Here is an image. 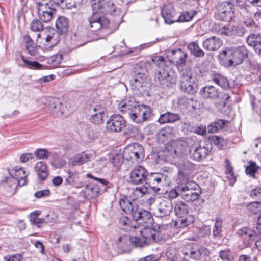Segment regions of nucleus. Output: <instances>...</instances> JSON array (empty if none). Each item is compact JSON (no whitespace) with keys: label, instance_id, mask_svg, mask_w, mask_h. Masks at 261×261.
Returning <instances> with one entry per match:
<instances>
[{"label":"nucleus","instance_id":"obj_1","mask_svg":"<svg viewBox=\"0 0 261 261\" xmlns=\"http://www.w3.org/2000/svg\"><path fill=\"white\" fill-rule=\"evenodd\" d=\"M118 109L123 115L128 116L134 122L141 123L149 118L151 111L149 107L139 105L133 98L122 100Z\"/></svg>","mask_w":261,"mask_h":261},{"label":"nucleus","instance_id":"obj_2","mask_svg":"<svg viewBox=\"0 0 261 261\" xmlns=\"http://www.w3.org/2000/svg\"><path fill=\"white\" fill-rule=\"evenodd\" d=\"M119 205L121 210L126 214L130 215L134 221L142 219L141 223L145 222L148 225L151 224L152 217L147 211L139 209L138 206L124 196L119 200Z\"/></svg>","mask_w":261,"mask_h":261},{"label":"nucleus","instance_id":"obj_3","mask_svg":"<svg viewBox=\"0 0 261 261\" xmlns=\"http://www.w3.org/2000/svg\"><path fill=\"white\" fill-rule=\"evenodd\" d=\"M87 177L94 179L86 185L85 189L81 191L80 195L87 199L97 197L106 191L108 187V182L105 179L94 177L91 174H87Z\"/></svg>","mask_w":261,"mask_h":261},{"label":"nucleus","instance_id":"obj_4","mask_svg":"<svg viewBox=\"0 0 261 261\" xmlns=\"http://www.w3.org/2000/svg\"><path fill=\"white\" fill-rule=\"evenodd\" d=\"M247 54L246 47L244 46L237 47H228L220 53L219 56L226 62L229 66H235L241 64Z\"/></svg>","mask_w":261,"mask_h":261},{"label":"nucleus","instance_id":"obj_5","mask_svg":"<svg viewBox=\"0 0 261 261\" xmlns=\"http://www.w3.org/2000/svg\"><path fill=\"white\" fill-rule=\"evenodd\" d=\"M56 27L57 32H50L45 38L44 45L46 48H52L56 46L60 41L59 34L66 33L68 28V22L64 17H60L56 20Z\"/></svg>","mask_w":261,"mask_h":261},{"label":"nucleus","instance_id":"obj_6","mask_svg":"<svg viewBox=\"0 0 261 261\" xmlns=\"http://www.w3.org/2000/svg\"><path fill=\"white\" fill-rule=\"evenodd\" d=\"M141 221L142 219L141 220L140 219L135 221H137L138 224L142 225L144 228L139 230V236H134L138 240L137 241V246L140 247L150 244L155 240V230L150 228L153 224V220L152 219L151 224L149 225L147 224L145 222L142 223H141Z\"/></svg>","mask_w":261,"mask_h":261},{"label":"nucleus","instance_id":"obj_7","mask_svg":"<svg viewBox=\"0 0 261 261\" xmlns=\"http://www.w3.org/2000/svg\"><path fill=\"white\" fill-rule=\"evenodd\" d=\"M198 84L196 77L190 69H185L180 78V88L181 91L188 94H194L197 90Z\"/></svg>","mask_w":261,"mask_h":261},{"label":"nucleus","instance_id":"obj_8","mask_svg":"<svg viewBox=\"0 0 261 261\" xmlns=\"http://www.w3.org/2000/svg\"><path fill=\"white\" fill-rule=\"evenodd\" d=\"M212 149V145L209 142L201 143L196 142L190 147V158L195 161H200L210 154Z\"/></svg>","mask_w":261,"mask_h":261},{"label":"nucleus","instance_id":"obj_9","mask_svg":"<svg viewBox=\"0 0 261 261\" xmlns=\"http://www.w3.org/2000/svg\"><path fill=\"white\" fill-rule=\"evenodd\" d=\"M91 6L94 10H99L106 15L115 14L117 6L112 0H91Z\"/></svg>","mask_w":261,"mask_h":261},{"label":"nucleus","instance_id":"obj_10","mask_svg":"<svg viewBox=\"0 0 261 261\" xmlns=\"http://www.w3.org/2000/svg\"><path fill=\"white\" fill-rule=\"evenodd\" d=\"M11 177H7L5 182H12L11 187L16 188L18 185L23 186L26 185L27 177L28 174L26 173L23 168L16 167L10 173Z\"/></svg>","mask_w":261,"mask_h":261},{"label":"nucleus","instance_id":"obj_11","mask_svg":"<svg viewBox=\"0 0 261 261\" xmlns=\"http://www.w3.org/2000/svg\"><path fill=\"white\" fill-rule=\"evenodd\" d=\"M145 69L137 66L134 68L130 84L133 89L139 90L145 83L147 77Z\"/></svg>","mask_w":261,"mask_h":261},{"label":"nucleus","instance_id":"obj_12","mask_svg":"<svg viewBox=\"0 0 261 261\" xmlns=\"http://www.w3.org/2000/svg\"><path fill=\"white\" fill-rule=\"evenodd\" d=\"M233 16V13L229 3L223 2L217 5L215 12V16L216 19L222 21H229L231 20Z\"/></svg>","mask_w":261,"mask_h":261},{"label":"nucleus","instance_id":"obj_13","mask_svg":"<svg viewBox=\"0 0 261 261\" xmlns=\"http://www.w3.org/2000/svg\"><path fill=\"white\" fill-rule=\"evenodd\" d=\"M181 196L187 201H193L197 199L199 194L195 191L198 185L194 181H188L181 185Z\"/></svg>","mask_w":261,"mask_h":261},{"label":"nucleus","instance_id":"obj_14","mask_svg":"<svg viewBox=\"0 0 261 261\" xmlns=\"http://www.w3.org/2000/svg\"><path fill=\"white\" fill-rule=\"evenodd\" d=\"M148 172L146 169L142 166H138L134 168L129 174L130 182L135 185L148 184L147 181Z\"/></svg>","mask_w":261,"mask_h":261},{"label":"nucleus","instance_id":"obj_15","mask_svg":"<svg viewBox=\"0 0 261 261\" xmlns=\"http://www.w3.org/2000/svg\"><path fill=\"white\" fill-rule=\"evenodd\" d=\"M126 126V121L119 114L112 115L106 123V129L110 132H120Z\"/></svg>","mask_w":261,"mask_h":261},{"label":"nucleus","instance_id":"obj_16","mask_svg":"<svg viewBox=\"0 0 261 261\" xmlns=\"http://www.w3.org/2000/svg\"><path fill=\"white\" fill-rule=\"evenodd\" d=\"M237 234L243 240L246 246L251 245L254 241L258 238V233L254 229L249 227H243L238 230Z\"/></svg>","mask_w":261,"mask_h":261},{"label":"nucleus","instance_id":"obj_17","mask_svg":"<svg viewBox=\"0 0 261 261\" xmlns=\"http://www.w3.org/2000/svg\"><path fill=\"white\" fill-rule=\"evenodd\" d=\"M173 210L171 200L168 198L161 199L154 212V215L157 217L162 218L169 216Z\"/></svg>","mask_w":261,"mask_h":261},{"label":"nucleus","instance_id":"obj_18","mask_svg":"<svg viewBox=\"0 0 261 261\" xmlns=\"http://www.w3.org/2000/svg\"><path fill=\"white\" fill-rule=\"evenodd\" d=\"M155 80L163 87H172L176 82V78L170 75L167 67L160 69L155 76Z\"/></svg>","mask_w":261,"mask_h":261},{"label":"nucleus","instance_id":"obj_19","mask_svg":"<svg viewBox=\"0 0 261 261\" xmlns=\"http://www.w3.org/2000/svg\"><path fill=\"white\" fill-rule=\"evenodd\" d=\"M90 27L92 31H96L102 28H107L109 24V20L107 18L101 16L99 12H95L89 18Z\"/></svg>","mask_w":261,"mask_h":261},{"label":"nucleus","instance_id":"obj_20","mask_svg":"<svg viewBox=\"0 0 261 261\" xmlns=\"http://www.w3.org/2000/svg\"><path fill=\"white\" fill-rule=\"evenodd\" d=\"M166 176L160 173H152L147 178L148 186L154 192H158L166 180Z\"/></svg>","mask_w":261,"mask_h":261},{"label":"nucleus","instance_id":"obj_21","mask_svg":"<svg viewBox=\"0 0 261 261\" xmlns=\"http://www.w3.org/2000/svg\"><path fill=\"white\" fill-rule=\"evenodd\" d=\"M106 108L102 106L96 105L90 109L91 117L89 120L91 122L99 125L103 123V118L106 113Z\"/></svg>","mask_w":261,"mask_h":261},{"label":"nucleus","instance_id":"obj_22","mask_svg":"<svg viewBox=\"0 0 261 261\" xmlns=\"http://www.w3.org/2000/svg\"><path fill=\"white\" fill-rule=\"evenodd\" d=\"M138 239L132 236L129 237L127 236L120 237L117 242L118 248L122 252H128L131 250V246H137V241Z\"/></svg>","mask_w":261,"mask_h":261},{"label":"nucleus","instance_id":"obj_23","mask_svg":"<svg viewBox=\"0 0 261 261\" xmlns=\"http://www.w3.org/2000/svg\"><path fill=\"white\" fill-rule=\"evenodd\" d=\"M187 148V143L182 140H172L168 147V150L173 156L180 155L185 152Z\"/></svg>","mask_w":261,"mask_h":261},{"label":"nucleus","instance_id":"obj_24","mask_svg":"<svg viewBox=\"0 0 261 261\" xmlns=\"http://www.w3.org/2000/svg\"><path fill=\"white\" fill-rule=\"evenodd\" d=\"M223 45V40L219 37L212 36L203 41V48L208 51H216Z\"/></svg>","mask_w":261,"mask_h":261},{"label":"nucleus","instance_id":"obj_25","mask_svg":"<svg viewBox=\"0 0 261 261\" xmlns=\"http://www.w3.org/2000/svg\"><path fill=\"white\" fill-rule=\"evenodd\" d=\"M201 96L207 99L218 100L221 96V93L216 87L212 85L206 86L200 90Z\"/></svg>","mask_w":261,"mask_h":261},{"label":"nucleus","instance_id":"obj_26","mask_svg":"<svg viewBox=\"0 0 261 261\" xmlns=\"http://www.w3.org/2000/svg\"><path fill=\"white\" fill-rule=\"evenodd\" d=\"M175 11L171 5L165 6L161 10L162 16L167 24H171L178 21V19L175 18Z\"/></svg>","mask_w":261,"mask_h":261},{"label":"nucleus","instance_id":"obj_27","mask_svg":"<svg viewBox=\"0 0 261 261\" xmlns=\"http://www.w3.org/2000/svg\"><path fill=\"white\" fill-rule=\"evenodd\" d=\"M66 175H64L65 184L67 185L74 186L77 188L80 187L79 182L80 176L77 172L67 170L65 171Z\"/></svg>","mask_w":261,"mask_h":261},{"label":"nucleus","instance_id":"obj_28","mask_svg":"<svg viewBox=\"0 0 261 261\" xmlns=\"http://www.w3.org/2000/svg\"><path fill=\"white\" fill-rule=\"evenodd\" d=\"M35 171L39 180H45L49 174L47 166L42 161L37 162L35 166Z\"/></svg>","mask_w":261,"mask_h":261},{"label":"nucleus","instance_id":"obj_29","mask_svg":"<svg viewBox=\"0 0 261 261\" xmlns=\"http://www.w3.org/2000/svg\"><path fill=\"white\" fill-rule=\"evenodd\" d=\"M50 102L49 107L53 115L60 117L64 115L65 108L58 99H53Z\"/></svg>","mask_w":261,"mask_h":261},{"label":"nucleus","instance_id":"obj_30","mask_svg":"<svg viewBox=\"0 0 261 261\" xmlns=\"http://www.w3.org/2000/svg\"><path fill=\"white\" fill-rule=\"evenodd\" d=\"M247 43L253 47L256 53L261 56V36L259 34L250 35L247 38Z\"/></svg>","mask_w":261,"mask_h":261},{"label":"nucleus","instance_id":"obj_31","mask_svg":"<svg viewBox=\"0 0 261 261\" xmlns=\"http://www.w3.org/2000/svg\"><path fill=\"white\" fill-rule=\"evenodd\" d=\"M180 115L178 114L168 112L161 114L158 119V121L162 124L172 123L180 119Z\"/></svg>","mask_w":261,"mask_h":261},{"label":"nucleus","instance_id":"obj_32","mask_svg":"<svg viewBox=\"0 0 261 261\" xmlns=\"http://www.w3.org/2000/svg\"><path fill=\"white\" fill-rule=\"evenodd\" d=\"M173 136V128L169 126L161 129L156 135L158 141L162 143L168 141Z\"/></svg>","mask_w":261,"mask_h":261},{"label":"nucleus","instance_id":"obj_33","mask_svg":"<svg viewBox=\"0 0 261 261\" xmlns=\"http://www.w3.org/2000/svg\"><path fill=\"white\" fill-rule=\"evenodd\" d=\"M211 78L215 83L220 86L224 89L229 88V84L227 79L218 73H213L211 75Z\"/></svg>","mask_w":261,"mask_h":261},{"label":"nucleus","instance_id":"obj_34","mask_svg":"<svg viewBox=\"0 0 261 261\" xmlns=\"http://www.w3.org/2000/svg\"><path fill=\"white\" fill-rule=\"evenodd\" d=\"M35 4L38 13L46 11L56 12V10L48 1L36 0Z\"/></svg>","mask_w":261,"mask_h":261},{"label":"nucleus","instance_id":"obj_35","mask_svg":"<svg viewBox=\"0 0 261 261\" xmlns=\"http://www.w3.org/2000/svg\"><path fill=\"white\" fill-rule=\"evenodd\" d=\"M90 156L85 152L78 154L69 161V164L72 166L81 165L90 161Z\"/></svg>","mask_w":261,"mask_h":261},{"label":"nucleus","instance_id":"obj_36","mask_svg":"<svg viewBox=\"0 0 261 261\" xmlns=\"http://www.w3.org/2000/svg\"><path fill=\"white\" fill-rule=\"evenodd\" d=\"M219 34L226 36H234L237 34L240 36L243 35V31H242L241 29L236 28L233 27L230 28L222 27L221 29L219 30Z\"/></svg>","mask_w":261,"mask_h":261},{"label":"nucleus","instance_id":"obj_37","mask_svg":"<svg viewBox=\"0 0 261 261\" xmlns=\"http://www.w3.org/2000/svg\"><path fill=\"white\" fill-rule=\"evenodd\" d=\"M227 123L228 121L222 119H219L215 121L207 126V132L211 134L215 133L217 132L218 130L226 126Z\"/></svg>","mask_w":261,"mask_h":261},{"label":"nucleus","instance_id":"obj_38","mask_svg":"<svg viewBox=\"0 0 261 261\" xmlns=\"http://www.w3.org/2000/svg\"><path fill=\"white\" fill-rule=\"evenodd\" d=\"M174 212L177 216L179 218H184L189 212L188 205L182 201H178L175 204Z\"/></svg>","mask_w":261,"mask_h":261},{"label":"nucleus","instance_id":"obj_39","mask_svg":"<svg viewBox=\"0 0 261 261\" xmlns=\"http://www.w3.org/2000/svg\"><path fill=\"white\" fill-rule=\"evenodd\" d=\"M203 249H194L192 248L190 250L184 249L181 252L182 254L188 258L193 259H198L202 254Z\"/></svg>","mask_w":261,"mask_h":261},{"label":"nucleus","instance_id":"obj_40","mask_svg":"<svg viewBox=\"0 0 261 261\" xmlns=\"http://www.w3.org/2000/svg\"><path fill=\"white\" fill-rule=\"evenodd\" d=\"M259 168V166L257 165L255 162L249 161L246 166L245 173L249 176L255 178V174Z\"/></svg>","mask_w":261,"mask_h":261},{"label":"nucleus","instance_id":"obj_41","mask_svg":"<svg viewBox=\"0 0 261 261\" xmlns=\"http://www.w3.org/2000/svg\"><path fill=\"white\" fill-rule=\"evenodd\" d=\"M135 151L134 152V156L133 162L139 163L144 157V151L142 146L138 144L135 143Z\"/></svg>","mask_w":261,"mask_h":261},{"label":"nucleus","instance_id":"obj_42","mask_svg":"<svg viewBox=\"0 0 261 261\" xmlns=\"http://www.w3.org/2000/svg\"><path fill=\"white\" fill-rule=\"evenodd\" d=\"M188 48L191 53L196 57H203L204 56V52L200 48L197 42H191L188 45Z\"/></svg>","mask_w":261,"mask_h":261},{"label":"nucleus","instance_id":"obj_43","mask_svg":"<svg viewBox=\"0 0 261 261\" xmlns=\"http://www.w3.org/2000/svg\"><path fill=\"white\" fill-rule=\"evenodd\" d=\"M150 189L147 186H143L140 187H136L133 190V194L136 198H141L144 195L149 194Z\"/></svg>","mask_w":261,"mask_h":261},{"label":"nucleus","instance_id":"obj_44","mask_svg":"<svg viewBox=\"0 0 261 261\" xmlns=\"http://www.w3.org/2000/svg\"><path fill=\"white\" fill-rule=\"evenodd\" d=\"M84 128L90 139L94 140L98 137L99 133L97 129L94 128L90 125H84Z\"/></svg>","mask_w":261,"mask_h":261},{"label":"nucleus","instance_id":"obj_45","mask_svg":"<svg viewBox=\"0 0 261 261\" xmlns=\"http://www.w3.org/2000/svg\"><path fill=\"white\" fill-rule=\"evenodd\" d=\"M21 59L24 63V65H22L23 67H27L32 69H41L42 65L36 61H31L27 59L23 56H21Z\"/></svg>","mask_w":261,"mask_h":261},{"label":"nucleus","instance_id":"obj_46","mask_svg":"<svg viewBox=\"0 0 261 261\" xmlns=\"http://www.w3.org/2000/svg\"><path fill=\"white\" fill-rule=\"evenodd\" d=\"M134 151H135V144L129 145L124 149L122 156L127 160H132L133 161Z\"/></svg>","mask_w":261,"mask_h":261},{"label":"nucleus","instance_id":"obj_47","mask_svg":"<svg viewBox=\"0 0 261 261\" xmlns=\"http://www.w3.org/2000/svg\"><path fill=\"white\" fill-rule=\"evenodd\" d=\"M197 12L194 10L183 12L178 18V22H186L190 21Z\"/></svg>","mask_w":261,"mask_h":261},{"label":"nucleus","instance_id":"obj_48","mask_svg":"<svg viewBox=\"0 0 261 261\" xmlns=\"http://www.w3.org/2000/svg\"><path fill=\"white\" fill-rule=\"evenodd\" d=\"M222 220L219 218L217 219L213 227V237L220 238L221 237Z\"/></svg>","mask_w":261,"mask_h":261},{"label":"nucleus","instance_id":"obj_49","mask_svg":"<svg viewBox=\"0 0 261 261\" xmlns=\"http://www.w3.org/2000/svg\"><path fill=\"white\" fill-rule=\"evenodd\" d=\"M225 162L226 163L225 173L227 175V178L231 182H234L235 177L233 171V167L231 166L230 162L228 160L226 159Z\"/></svg>","mask_w":261,"mask_h":261},{"label":"nucleus","instance_id":"obj_50","mask_svg":"<svg viewBox=\"0 0 261 261\" xmlns=\"http://www.w3.org/2000/svg\"><path fill=\"white\" fill-rule=\"evenodd\" d=\"M248 211L253 214H257L261 212V202L257 201L251 202L247 206Z\"/></svg>","mask_w":261,"mask_h":261},{"label":"nucleus","instance_id":"obj_51","mask_svg":"<svg viewBox=\"0 0 261 261\" xmlns=\"http://www.w3.org/2000/svg\"><path fill=\"white\" fill-rule=\"evenodd\" d=\"M55 12L46 11L38 13L40 19L44 22H49L53 18V15Z\"/></svg>","mask_w":261,"mask_h":261},{"label":"nucleus","instance_id":"obj_52","mask_svg":"<svg viewBox=\"0 0 261 261\" xmlns=\"http://www.w3.org/2000/svg\"><path fill=\"white\" fill-rule=\"evenodd\" d=\"M219 257L223 261H233V257L231 256L229 249L221 250L219 252Z\"/></svg>","mask_w":261,"mask_h":261},{"label":"nucleus","instance_id":"obj_53","mask_svg":"<svg viewBox=\"0 0 261 261\" xmlns=\"http://www.w3.org/2000/svg\"><path fill=\"white\" fill-rule=\"evenodd\" d=\"M177 56L178 57V60H175L174 59V61H173V64L180 65L184 64L185 61L187 56V54L182 52L181 49H177Z\"/></svg>","mask_w":261,"mask_h":261},{"label":"nucleus","instance_id":"obj_54","mask_svg":"<svg viewBox=\"0 0 261 261\" xmlns=\"http://www.w3.org/2000/svg\"><path fill=\"white\" fill-rule=\"evenodd\" d=\"M83 0H65V6L67 9H72L79 7Z\"/></svg>","mask_w":261,"mask_h":261},{"label":"nucleus","instance_id":"obj_55","mask_svg":"<svg viewBox=\"0 0 261 261\" xmlns=\"http://www.w3.org/2000/svg\"><path fill=\"white\" fill-rule=\"evenodd\" d=\"M130 220L127 217H122L119 220L121 226L124 227L123 228L126 230H131L132 226L130 225Z\"/></svg>","mask_w":261,"mask_h":261},{"label":"nucleus","instance_id":"obj_56","mask_svg":"<svg viewBox=\"0 0 261 261\" xmlns=\"http://www.w3.org/2000/svg\"><path fill=\"white\" fill-rule=\"evenodd\" d=\"M30 28L33 31L39 32L43 30V26L40 21L35 19L31 22Z\"/></svg>","mask_w":261,"mask_h":261},{"label":"nucleus","instance_id":"obj_57","mask_svg":"<svg viewBox=\"0 0 261 261\" xmlns=\"http://www.w3.org/2000/svg\"><path fill=\"white\" fill-rule=\"evenodd\" d=\"M250 196L253 199L261 202V186L257 187L250 192Z\"/></svg>","mask_w":261,"mask_h":261},{"label":"nucleus","instance_id":"obj_58","mask_svg":"<svg viewBox=\"0 0 261 261\" xmlns=\"http://www.w3.org/2000/svg\"><path fill=\"white\" fill-rule=\"evenodd\" d=\"M181 188V186L180 185L170 190L168 193V196L169 197V199H174L176 198L178 195H181V190L180 189L179 190V189Z\"/></svg>","mask_w":261,"mask_h":261},{"label":"nucleus","instance_id":"obj_59","mask_svg":"<svg viewBox=\"0 0 261 261\" xmlns=\"http://www.w3.org/2000/svg\"><path fill=\"white\" fill-rule=\"evenodd\" d=\"M23 257L20 254L8 255L4 257L5 261H22Z\"/></svg>","mask_w":261,"mask_h":261},{"label":"nucleus","instance_id":"obj_60","mask_svg":"<svg viewBox=\"0 0 261 261\" xmlns=\"http://www.w3.org/2000/svg\"><path fill=\"white\" fill-rule=\"evenodd\" d=\"M25 48L30 55L32 56H36L37 55L38 47L34 43L26 45Z\"/></svg>","mask_w":261,"mask_h":261},{"label":"nucleus","instance_id":"obj_61","mask_svg":"<svg viewBox=\"0 0 261 261\" xmlns=\"http://www.w3.org/2000/svg\"><path fill=\"white\" fill-rule=\"evenodd\" d=\"M35 154L39 159H46L48 156V152L44 149L37 150Z\"/></svg>","mask_w":261,"mask_h":261},{"label":"nucleus","instance_id":"obj_62","mask_svg":"<svg viewBox=\"0 0 261 261\" xmlns=\"http://www.w3.org/2000/svg\"><path fill=\"white\" fill-rule=\"evenodd\" d=\"M63 60V56L61 54H56L50 58V61L54 65H58L61 63Z\"/></svg>","mask_w":261,"mask_h":261},{"label":"nucleus","instance_id":"obj_63","mask_svg":"<svg viewBox=\"0 0 261 261\" xmlns=\"http://www.w3.org/2000/svg\"><path fill=\"white\" fill-rule=\"evenodd\" d=\"M189 224V222L187 221L186 219L180 218V219L175 222V226L182 228L188 226Z\"/></svg>","mask_w":261,"mask_h":261},{"label":"nucleus","instance_id":"obj_64","mask_svg":"<svg viewBox=\"0 0 261 261\" xmlns=\"http://www.w3.org/2000/svg\"><path fill=\"white\" fill-rule=\"evenodd\" d=\"M50 194V191L48 190H44L36 192L34 196L37 198H41L48 196Z\"/></svg>","mask_w":261,"mask_h":261}]
</instances>
